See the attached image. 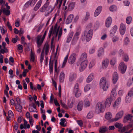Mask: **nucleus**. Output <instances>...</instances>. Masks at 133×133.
<instances>
[{
	"label": "nucleus",
	"instance_id": "obj_1",
	"mask_svg": "<svg viewBox=\"0 0 133 133\" xmlns=\"http://www.w3.org/2000/svg\"><path fill=\"white\" fill-rule=\"evenodd\" d=\"M93 33V31L92 30L84 31L82 37V41H84L85 39L87 42L89 41L91 38Z\"/></svg>",
	"mask_w": 133,
	"mask_h": 133
},
{
	"label": "nucleus",
	"instance_id": "obj_2",
	"mask_svg": "<svg viewBox=\"0 0 133 133\" xmlns=\"http://www.w3.org/2000/svg\"><path fill=\"white\" fill-rule=\"evenodd\" d=\"M107 81L105 78H102L100 81L99 85L101 87H102L103 90L104 91H106L108 87L106 85Z\"/></svg>",
	"mask_w": 133,
	"mask_h": 133
},
{
	"label": "nucleus",
	"instance_id": "obj_3",
	"mask_svg": "<svg viewBox=\"0 0 133 133\" xmlns=\"http://www.w3.org/2000/svg\"><path fill=\"white\" fill-rule=\"evenodd\" d=\"M47 33V31L46 30L44 32L43 35L41 40L40 38L42 36V35L40 36L38 35L37 38V42L38 47H39L42 45L44 39L45 38L46 35Z\"/></svg>",
	"mask_w": 133,
	"mask_h": 133
},
{
	"label": "nucleus",
	"instance_id": "obj_4",
	"mask_svg": "<svg viewBox=\"0 0 133 133\" xmlns=\"http://www.w3.org/2000/svg\"><path fill=\"white\" fill-rule=\"evenodd\" d=\"M104 106L103 102H98L97 104L96 107V111L99 113L104 109Z\"/></svg>",
	"mask_w": 133,
	"mask_h": 133
},
{
	"label": "nucleus",
	"instance_id": "obj_5",
	"mask_svg": "<svg viewBox=\"0 0 133 133\" xmlns=\"http://www.w3.org/2000/svg\"><path fill=\"white\" fill-rule=\"evenodd\" d=\"M127 68V66L123 62L121 63L118 67L119 71L122 74H124Z\"/></svg>",
	"mask_w": 133,
	"mask_h": 133
},
{
	"label": "nucleus",
	"instance_id": "obj_6",
	"mask_svg": "<svg viewBox=\"0 0 133 133\" xmlns=\"http://www.w3.org/2000/svg\"><path fill=\"white\" fill-rule=\"evenodd\" d=\"M88 61L86 60H84L81 64L79 68V70L80 71H82L87 66Z\"/></svg>",
	"mask_w": 133,
	"mask_h": 133
},
{
	"label": "nucleus",
	"instance_id": "obj_7",
	"mask_svg": "<svg viewBox=\"0 0 133 133\" xmlns=\"http://www.w3.org/2000/svg\"><path fill=\"white\" fill-rule=\"evenodd\" d=\"M76 57V55L75 54L73 53L71 54L69 58L68 63L70 64L73 63L75 62Z\"/></svg>",
	"mask_w": 133,
	"mask_h": 133
},
{
	"label": "nucleus",
	"instance_id": "obj_8",
	"mask_svg": "<svg viewBox=\"0 0 133 133\" xmlns=\"http://www.w3.org/2000/svg\"><path fill=\"white\" fill-rule=\"evenodd\" d=\"M123 114V111H120L115 116L114 119H112V121H116L119 119L121 118L122 117Z\"/></svg>",
	"mask_w": 133,
	"mask_h": 133
},
{
	"label": "nucleus",
	"instance_id": "obj_9",
	"mask_svg": "<svg viewBox=\"0 0 133 133\" xmlns=\"http://www.w3.org/2000/svg\"><path fill=\"white\" fill-rule=\"evenodd\" d=\"M76 78V75L75 74L72 73H70L69 77V82L70 83H72Z\"/></svg>",
	"mask_w": 133,
	"mask_h": 133
},
{
	"label": "nucleus",
	"instance_id": "obj_10",
	"mask_svg": "<svg viewBox=\"0 0 133 133\" xmlns=\"http://www.w3.org/2000/svg\"><path fill=\"white\" fill-rule=\"evenodd\" d=\"M109 63V61L107 59L103 60L102 64V68L104 69H106L108 67Z\"/></svg>",
	"mask_w": 133,
	"mask_h": 133
},
{
	"label": "nucleus",
	"instance_id": "obj_11",
	"mask_svg": "<svg viewBox=\"0 0 133 133\" xmlns=\"http://www.w3.org/2000/svg\"><path fill=\"white\" fill-rule=\"evenodd\" d=\"M102 9V7L101 6H98L96 9L94 13V15L95 17H96L98 15L101 11Z\"/></svg>",
	"mask_w": 133,
	"mask_h": 133
},
{
	"label": "nucleus",
	"instance_id": "obj_12",
	"mask_svg": "<svg viewBox=\"0 0 133 133\" xmlns=\"http://www.w3.org/2000/svg\"><path fill=\"white\" fill-rule=\"evenodd\" d=\"M117 29V26L115 25L110 30V36L111 37H113L116 32Z\"/></svg>",
	"mask_w": 133,
	"mask_h": 133
},
{
	"label": "nucleus",
	"instance_id": "obj_13",
	"mask_svg": "<svg viewBox=\"0 0 133 133\" xmlns=\"http://www.w3.org/2000/svg\"><path fill=\"white\" fill-rule=\"evenodd\" d=\"M74 17V15L73 14H70L68 16L66 20L65 23L66 24H68L72 22Z\"/></svg>",
	"mask_w": 133,
	"mask_h": 133
},
{
	"label": "nucleus",
	"instance_id": "obj_14",
	"mask_svg": "<svg viewBox=\"0 0 133 133\" xmlns=\"http://www.w3.org/2000/svg\"><path fill=\"white\" fill-rule=\"evenodd\" d=\"M49 0H46V3L42 7L40 10L41 12H44L45 11L46 9L48 7L49 4V2L48 1Z\"/></svg>",
	"mask_w": 133,
	"mask_h": 133
},
{
	"label": "nucleus",
	"instance_id": "obj_15",
	"mask_svg": "<svg viewBox=\"0 0 133 133\" xmlns=\"http://www.w3.org/2000/svg\"><path fill=\"white\" fill-rule=\"evenodd\" d=\"M112 22V19L111 17H108L105 21V25L107 27H109L111 25Z\"/></svg>",
	"mask_w": 133,
	"mask_h": 133
},
{
	"label": "nucleus",
	"instance_id": "obj_16",
	"mask_svg": "<svg viewBox=\"0 0 133 133\" xmlns=\"http://www.w3.org/2000/svg\"><path fill=\"white\" fill-rule=\"evenodd\" d=\"M118 74L116 72H114L113 75L112 81L114 84H115L118 79Z\"/></svg>",
	"mask_w": 133,
	"mask_h": 133
},
{
	"label": "nucleus",
	"instance_id": "obj_17",
	"mask_svg": "<svg viewBox=\"0 0 133 133\" xmlns=\"http://www.w3.org/2000/svg\"><path fill=\"white\" fill-rule=\"evenodd\" d=\"M116 95V90L115 89H113L111 92L110 96L109 98L112 99H115Z\"/></svg>",
	"mask_w": 133,
	"mask_h": 133
},
{
	"label": "nucleus",
	"instance_id": "obj_18",
	"mask_svg": "<svg viewBox=\"0 0 133 133\" xmlns=\"http://www.w3.org/2000/svg\"><path fill=\"white\" fill-rule=\"evenodd\" d=\"M113 100L109 97L107 98L105 103V107H109L110 105L111 102Z\"/></svg>",
	"mask_w": 133,
	"mask_h": 133
},
{
	"label": "nucleus",
	"instance_id": "obj_19",
	"mask_svg": "<svg viewBox=\"0 0 133 133\" xmlns=\"http://www.w3.org/2000/svg\"><path fill=\"white\" fill-rule=\"evenodd\" d=\"M43 50H45V55H47L49 50V45L48 44H45Z\"/></svg>",
	"mask_w": 133,
	"mask_h": 133
},
{
	"label": "nucleus",
	"instance_id": "obj_20",
	"mask_svg": "<svg viewBox=\"0 0 133 133\" xmlns=\"http://www.w3.org/2000/svg\"><path fill=\"white\" fill-rule=\"evenodd\" d=\"M93 74L91 73L90 74L86 79V81L87 83H89L91 82L94 78Z\"/></svg>",
	"mask_w": 133,
	"mask_h": 133
},
{
	"label": "nucleus",
	"instance_id": "obj_21",
	"mask_svg": "<svg viewBox=\"0 0 133 133\" xmlns=\"http://www.w3.org/2000/svg\"><path fill=\"white\" fill-rule=\"evenodd\" d=\"M65 78V74L63 72H61L59 76V80L61 82H63Z\"/></svg>",
	"mask_w": 133,
	"mask_h": 133
},
{
	"label": "nucleus",
	"instance_id": "obj_22",
	"mask_svg": "<svg viewBox=\"0 0 133 133\" xmlns=\"http://www.w3.org/2000/svg\"><path fill=\"white\" fill-rule=\"evenodd\" d=\"M42 1H41L40 0L39 1L35 6L34 9V10L35 11H37L40 7L42 4Z\"/></svg>",
	"mask_w": 133,
	"mask_h": 133
},
{
	"label": "nucleus",
	"instance_id": "obj_23",
	"mask_svg": "<svg viewBox=\"0 0 133 133\" xmlns=\"http://www.w3.org/2000/svg\"><path fill=\"white\" fill-rule=\"evenodd\" d=\"M15 106L16 110L19 112H21L22 111V106L20 104H15Z\"/></svg>",
	"mask_w": 133,
	"mask_h": 133
},
{
	"label": "nucleus",
	"instance_id": "obj_24",
	"mask_svg": "<svg viewBox=\"0 0 133 133\" xmlns=\"http://www.w3.org/2000/svg\"><path fill=\"white\" fill-rule=\"evenodd\" d=\"M75 3L72 2L70 3L68 6V9L69 11H71L73 9L75 6Z\"/></svg>",
	"mask_w": 133,
	"mask_h": 133
},
{
	"label": "nucleus",
	"instance_id": "obj_25",
	"mask_svg": "<svg viewBox=\"0 0 133 133\" xmlns=\"http://www.w3.org/2000/svg\"><path fill=\"white\" fill-rule=\"evenodd\" d=\"M83 108V102L82 101H80L78 103L77 105V109L78 111H81Z\"/></svg>",
	"mask_w": 133,
	"mask_h": 133
},
{
	"label": "nucleus",
	"instance_id": "obj_26",
	"mask_svg": "<svg viewBox=\"0 0 133 133\" xmlns=\"http://www.w3.org/2000/svg\"><path fill=\"white\" fill-rule=\"evenodd\" d=\"M59 26L57 29V27L55 26L54 29L53 31V34H55V38H56L57 36L58 35V32L59 30Z\"/></svg>",
	"mask_w": 133,
	"mask_h": 133
},
{
	"label": "nucleus",
	"instance_id": "obj_27",
	"mask_svg": "<svg viewBox=\"0 0 133 133\" xmlns=\"http://www.w3.org/2000/svg\"><path fill=\"white\" fill-rule=\"evenodd\" d=\"M132 117V116L131 114H129L127 115L124 118V122H126V121L131 120Z\"/></svg>",
	"mask_w": 133,
	"mask_h": 133
},
{
	"label": "nucleus",
	"instance_id": "obj_28",
	"mask_svg": "<svg viewBox=\"0 0 133 133\" xmlns=\"http://www.w3.org/2000/svg\"><path fill=\"white\" fill-rule=\"evenodd\" d=\"M104 53V50L102 48H101L99 49L98 51L97 56L99 57H100L103 55Z\"/></svg>",
	"mask_w": 133,
	"mask_h": 133
},
{
	"label": "nucleus",
	"instance_id": "obj_29",
	"mask_svg": "<svg viewBox=\"0 0 133 133\" xmlns=\"http://www.w3.org/2000/svg\"><path fill=\"white\" fill-rule=\"evenodd\" d=\"M44 50H42L40 56V62L41 64V65L42 66V63L43 62V61L44 60Z\"/></svg>",
	"mask_w": 133,
	"mask_h": 133
},
{
	"label": "nucleus",
	"instance_id": "obj_30",
	"mask_svg": "<svg viewBox=\"0 0 133 133\" xmlns=\"http://www.w3.org/2000/svg\"><path fill=\"white\" fill-rule=\"evenodd\" d=\"M130 128V125H128L126 127H124L120 129L118 131L121 132H123L126 131V129H128Z\"/></svg>",
	"mask_w": 133,
	"mask_h": 133
},
{
	"label": "nucleus",
	"instance_id": "obj_31",
	"mask_svg": "<svg viewBox=\"0 0 133 133\" xmlns=\"http://www.w3.org/2000/svg\"><path fill=\"white\" fill-rule=\"evenodd\" d=\"M108 129L106 127H103L100 128L99 130V133H105Z\"/></svg>",
	"mask_w": 133,
	"mask_h": 133
},
{
	"label": "nucleus",
	"instance_id": "obj_32",
	"mask_svg": "<svg viewBox=\"0 0 133 133\" xmlns=\"http://www.w3.org/2000/svg\"><path fill=\"white\" fill-rule=\"evenodd\" d=\"M2 10L3 13L7 16L9 15L10 14V11L9 9L4 8Z\"/></svg>",
	"mask_w": 133,
	"mask_h": 133
},
{
	"label": "nucleus",
	"instance_id": "obj_33",
	"mask_svg": "<svg viewBox=\"0 0 133 133\" xmlns=\"http://www.w3.org/2000/svg\"><path fill=\"white\" fill-rule=\"evenodd\" d=\"M121 100V98L120 97H118L115 101L114 105V107H115L118 105L120 103Z\"/></svg>",
	"mask_w": 133,
	"mask_h": 133
},
{
	"label": "nucleus",
	"instance_id": "obj_34",
	"mask_svg": "<svg viewBox=\"0 0 133 133\" xmlns=\"http://www.w3.org/2000/svg\"><path fill=\"white\" fill-rule=\"evenodd\" d=\"M35 54L32 52V51L31 49V54H30V61L31 62H34L35 61Z\"/></svg>",
	"mask_w": 133,
	"mask_h": 133
},
{
	"label": "nucleus",
	"instance_id": "obj_35",
	"mask_svg": "<svg viewBox=\"0 0 133 133\" xmlns=\"http://www.w3.org/2000/svg\"><path fill=\"white\" fill-rule=\"evenodd\" d=\"M68 57V55H67L66 57H65L64 61L63 63V64L62 66V68H63L64 67L65 64L67 62Z\"/></svg>",
	"mask_w": 133,
	"mask_h": 133
},
{
	"label": "nucleus",
	"instance_id": "obj_36",
	"mask_svg": "<svg viewBox=\"0 0 133 133\" xmlns=\"http://www.w3.org/2000/svg\"><path fill=\"white\" fill-rule=\"evenodd\" d=\"M93 116V112L90 111L88 113L87 115V118L88 119H90L92 118Z\"/></svg>",
	"mask_w": 133,
	"mask_h": 133
},
{
	"label": "nucleus",
	"instance_id": "obj_37",
	"mask_svg": "<svg viewBox=\"0 0 133 133\" xmlns=\"http://www.w3.org/2000/svg\"><path fill=\"white\" fill-rule=\"evenodd\" d=\"M112 117V115L111 113L109 112H107L105 114V117L107 119H110Z\"/></svg>",
	"mask_w": 133,
	"mask_h": 133
},
{
	"label": "nucleus",
	"instance_id": "obj_38",
	"mask_svg": "<svg viewBox=\"0 0 133 133\" xmlns=\"http://www.w3.org/2000/svg\"><path fill=\"white\" fill-rule=\"evenodd\" d=\"M87 54L85 52L83 53L81 56V59L82 60H83L86 59L87 58Z\"/></svg>",
	"mask_w": 133,
	"mask_h": 133
},
{
	"label": "nucleus",
	"instance_id": "obj_39",
	"mask_svg": "<svg viewBox=\"0 0 133 133\" xmlns=\"http://www.w3.org/2000/svg\"><path fill=\"white\" fill-rule=\"evenodd\" d=\"M53 62L51 63L50 61L49 64V70L50 73L52 72L53 70Z\"/></svg>",
	"mask_w": 133,
	"mask_h": 133
},
{
	"label": "nucleus",
	"instance_id": "obj_40",
	"mask_svg": "<svg viewBox=\"0 0 133 133\" xmlns=\"http://www.w3.org/2000/svg\"><path fill=\"white\" fill-rule=\"evenodd\" d=\"M131 100V97L127 95L126 97L125 101L127 103H129Z\"/></svg>",
	"mask_w": 133,
	"mask_h": 133
},
{
	"label": "nucleus",
	"instance_id": "obj_41",
	"mask_svg": "<svg viewBox=\"0 0 133 133\" xmlns=\"http://www.w3.org/2000/svg\"><path fill=\"white\" fill-rule=\"evenodd\" d=\"M132 20V18L130 16L127 17L126 19V23L128 24H130Z\"/></svg>",
	"mask_w": 133,
	"mask_h": 133
},
{
	"label": "nucleus",
	"instance_id": "obj_42",
	"mask_svg": "<svg viewBox=\"0 0 133 133\" xmlns=\"http://www.w3.org/2000/svg\"><path fill=\"white\" fill-rule=\"evenodd\" d=\"M123 56L124 60L126 62H127L129 60V57L127 54H124Z\"/></svg>",
	"mask_w": 133,
	"mask_h": 133
},
{
	"label": "nucleus",
	"instance_id": "obj_43",
	"mask_svg": "<svg viewBox=\"0 0 133 133\" xmlns=\"http://www.w3.org/2000/svg\"><path fill=\"white\" fill-rule=\"evenodd\" d=\"M115 125L117 128L120 129L122 128L123 125L120 123H116L115 124Z\"/></svg>",
	"mask_w": 133,
	"mask_h": 133
},
{
	"label": "nucleus",
	"instance_id": "obj_44",
	"mask_svg": "<svg viewBox=\"0 0 133 133\" xmlns=\"http://www.w3.org/2000/svg\"><path fill=\"white\" fill-rule=\"evenodd\" d=\"M75 93V96L77 97H79L81 94V92L80 90L74 92Z\"/></svg>",
	"mask_w": 133,
	"mask_h": 133
},
{
	"label": "nucleus",
	"instance_id": "obj_45",
	"mask_svg": "<svg viewBox=\"0 0 133 133\" xmlns=\"http://www.w3.org/2000/svg\"><path fill=\"white\" fill-rule=\"evenodd\" d=\"M116 9V6L115 5H112L110 8V10L111 11H115Z\"/></svg>",
	"mask_w": 133,
	"mask_h": 133
},
{
	"label": "nucleus",
	"instance_id": "obj_46",
	"mask_svg": "<svg viewBox=\"0 0 133 133\" xmlns=\"http://www.w3.org/2000/svg\"><path fill=\"white\" fill-rule=\"evenodd\" d=\"M30 87L31 90H34L35 91L37 90V89L36 87H33V85L31 82H30Z\"/></svg>",
	"mask_w": 133,
	"mask_h": 133
},
{
	"label": "nucleus",
	"instance_id": "obj_47",
	"mask_svg": "<svg viewBox=\"0 0 133 133\" xmlns=\"http://www.w3.org/2000/svg\"><path fill=\"white\" fill-rule=\"evenodd\" d=\"M79 90V85L78 83H76L74 87V92Z\"/></svg>",
	"mask_w": 133,
	"mask_h": 133
},
{
	"label": "nucleus",
	"instance_id": "obj_48",
	"mask_svg": "<svg viewBox=\"0 0 133 133\" xmlns=\"http://www.w3.org/2000/svg\"><path fill=\"white\" fill-rule=\"evenodd\" d=\"M95 51V47H93L91 48L89 50V53L90 54H92L94 53Z\"/></svg>",
	"mask_w": 133,
	"mask_h": 133
},
{
	"label": "nucleus",
	"instance_id": "obj_49",
	"mask_svg": "<svg viewBox=\"0 0 133 133\" xmlns=\"http://www.w3.org/2000/svg\"><path fill=\"white\" fill-rule=\"evenodd\" d=\"M0 51L2 54H4L5 52L7 53L8 52V49L6 47H5V48L2 49Z\"/></svg>",
	"mask_w": 133,
	"mask_h": 133
},
{
	"label": "nucleus",
	"instance_id": "obj_50",
	"mask_svg": "<svg viewBox=\"0 0 133 133\" xmlns=\"http://www.w3.org/2000/svg\"><path fill=\"white\" fill-rule=\"evenodd\" d=\"M90 89V85L89 84L87 85L84 88V91L85 92L88 91Z\"/></svg>",
	"mask_w": 133,
	"mask_h": 133
},
{
	"label": "nucleus",
	"instance_id": "obj_51",
	"mask_svg": "<svg viewBox=\"0 0 133 133\" xmlns=\"http://www.w3.org/2000/svg\"><path fill=\"white\" fill-rule=\"evenodd\" d=\"M77 122L81 127H83V122L82 120H77Z\"/></svg>",
	"mask_w": 133,
	"mask_h": 133
},
{
	"label": "nucleus",
	"instance_id": "obj_52",
	"mask_svg": "<svg viewBox=\"0 0 133 133\" xmlns=\"http://www.w3.org/2000/svg\"><path fill=\"white\" fill-rule=\"evenodd\" d=\"M116 62V59L115 58H113L111 60L110 64L111 65H114Z\"/></svg>",
	"mask_w": 133,
	"mask_h": 133
},
{
	"label": "nucleus",
	"instance_id": "obj_53",
	"mask_svg": "<svg viewBox=\"0 0 133 133\" xmlns=\"http://www.w3.org/2000/svg\"><path fill=\"white\" fill-rule=\"evenodd\" d=\"M90 16V14L89 12H86V15L85 17V18L84 20L85 21H87L88 20V18Z\"/></svg>",
	"mask_w": 133,
	"mask_h": 133
},
{
	"label": "nucleus",
	"instance_id": "obj_54",
	"mask_svg": "<svg viewBox=\"0 0 133 133\" xmlns=\"http://www.w3.org/2000/svg\"><path fill=\"white\" fill-rule=\"evenodd\" d=\"M25 38L24 36L22 37L21 39V43L22 44H24V45L27 44V43L25 42Z\"/></svg>",
	"mask_w": 133,
	"mask_h": 133
},
{
	"label": "nucleus",
	"instance_id": "obj_55",
	"mask_svg": "<svg viewBox=\"0 0 133 133\" xmlns=\"http://www.w3.org/2000/svg\"><path fill=\"white\" fill-rule=\"evenodd\" d=\"M90 102L89 101L87 100L85 102L84 107H89L90 106Z\"/></svg>",
	"mask_w": 133,
	"mask_h": 133
},
{
	"label": "nucleus",
	"instance_id": "obj_56",
	"mask_svg": "<svg viewBox=\"0 0 133 133\" xmlns=\"http://www.w3.org/2000/svg\"><path fill=\"white\" fill-rule=\"evenodd\" d=\"M33 108L31 106H29V111L30 112H37V109L36 110H33Z\"/></svg>",
	"mask_w": 133,
	"mask_h": 133
},
{
	"label": "nucleus",
	"instance_id": "obj_57",
	"mask_svg": "<svg viewBox=\"0 0 133 133\" xmlns=\"http://www.w3.org/2000/svg\"><path fill=\"white\" fill-rule=\"evenodd\" d=\"M6 25L10 30L11 31H12V26L10 25L9 22L8 21L7 22Z\"/></svg>",
	"mask_w": 133,
	"mask_h": 133
},
{
	"label": "nucleus",
	"instance_id": "obj_58",
	"mask_svg": "<svg viewBox=\"0 0 133 133\" xmlns=\"http://www.w3.org/2000/svg\"><path fill=\"white\" fill-rule=\"evenodd\" d=\"M37 0H32L31 1H29L30 3L31 4V5L32 6H34Z\"/></svg>",
	"mask_w": 133,
	"mask_h": 133
},
{
	"label": "nucleus",
	"instance_id": "obj_59",
	"mask_svg": "<svg viewBox=\"0 0 133 133\" xmlns=\"http://www.w3.org/2000/svg\"><path fill=\"white\" fill-rule=\"evenodd\" d=\"M53 30L52 29H50L49 31V32L48 35V38H50L51 36L52 35V32H53Z\"/></svg>",
	"mask_w": 133,
	"mask_h": 133
},
{
	"label": "nucleus",
	"instance_id": "obj_60",
	"mask_svg": "<svg viewBox=\"0 0 133 133\" xmlns=\"http://www.w3.org/2000/svg\"><path fill=\"white\" fill-rule=\"evenodd\" d=\"M119 29L125 30L126 27L125 25L123 24V23H121L120 25V28Z\"/></svg>",
	"mask_w": 133,
	"mask_h": 133
},
{
	"label": "nucleus",
	"instance_id": "obj_61",
	"mask_svg": "<svg viewBox=\"0 0 133 133\" xmlns=\"http://www.w3.org/2000/svg\"><path fill=\"white\" fill-rule=\"evenodd\" d=\"M61 122L59 123L61 125H64V123L65 122V119L64 118H62L61 119Z\"/></svg>",
	"mask_w": 133,
	"mask_h": 133
},
{
	"label": "nucleus",
	"instance_id": "obj_62",
	"mask_svg": "<svg viewBox=\"0 0 133 133\" xmlns=\"http://www.w3.org/2000/svg\"><path fill=\"white\" fill-rule=\"evenodd\" d=\"M92 25V24L91 23H89L86 28V30H89V29L91 28Z\"/></svg>",
	"mask_w": 133,
	"mask_h": 133
},
{
	"label": "nucleus",
	"instance_id": "obj_63",
	"mask_svg": "<svg viewBox=\"0 0 133 133\" xmlns=\"http://www.w3.org/2000/svg\"><path fill=\"white\" fill-rule=\"evenodd\" d=\"M31 5V4L29 1L27 2L25 4L24 6V8H27L30 5Z\"/></svg>",
	"mask_w": 133,
	"mask_h": 133
},
{
	"label": "nucleus",
	"instance_id": "obj_64",
	"mask_svg": "<svg viewBox=\"0 0 133 133\" xmlns=\"http://www.w3.org/2000/svg\"><path fill=\"white\" fill-rule=\"evenodd\" d=\"M128 96L131 97L133 95V90L129 91L128 93Z\"/></svg>",
	"mask_w": 133,
	"mask_h": 133
}]
</instances>
